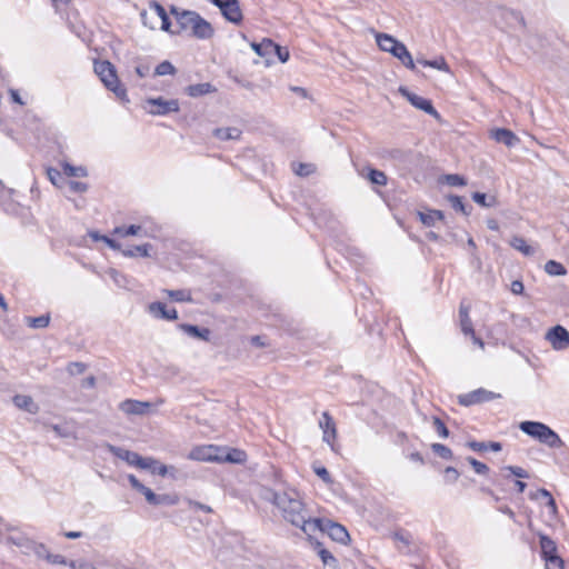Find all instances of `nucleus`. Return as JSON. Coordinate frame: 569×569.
Listing matches in <instances>:
<instances>
[{
  "mask_svg": "<svg viewBox=\"0 0 569 569\" xmlns=\"http://www.w3.org/2000/svg\"><path fill=\"white\" fill-rule=\"evenodd\" d=\"M272 502L283 519L300 528L309 539H312L317 530H321L322 519L311 517L297 491L272 492Z\"/></svg>",
  "mask_w": 569,
  "mask_h": 569,
  "instance_id": "nucleus-1",
  "label": "nucleus"
},
{
  "mask_svg": "<svg viewBox=\"0 0 569 569\" xmlns=\"http://www.w3.org/2000/svg\"><path fill=\"white\" fill-rule=\"evenodd\" d=\"M170 12L177 20V28L173 29L172 34L190 32V36L201 40L210 39L213 36L214 30L211 23L198 12L179 10L177 7H171Z\"/></svg>",
  "mask_w": 569,
  "mask_h": 569,
  "instance_id": "nucleus-2",
  "label": "nucleus"
},
{
  "mask_svg": "<svg viewBox=\"0 0 569 569\" xmlns=\"http://www.w3.org/2000/svg\"><path fill=\"white\" fill-rule=\"evenodd\" d=\"M376 42L382 51L391 53L395 58L400 60L406 68L416 70L411 53L408 51L407 47L395 37L387 33H377Z\"/></svg>",
  "mask_w": 569,
  "mask_h": 569,
  "instance_id": "nucleus-3",
  "label": "nucleus"
},
{
  "mask_svg": "<svg viewBox=\"0 0 569 569\" xmlns=\"http://www.w3.org/2000/svg\"><path fill=\"white\" fill-rule=\"evenodd\" d=\"M94 72L103 84L119 99L127 98V90L120 84L113 64L107 60L94 62Z\"/></svg>",
  "mask_w": 569,
  "mask_h": 569,
  "instance_id": "nucleus-4",
  "label": "nucleus"
},
{
  "mask_svg": "<svg viewBox=\"0 0 569 569\" xmlns=\"http://www.w3.org/2000/svg\"><path fill=\"white\" fill-rule=\"evenodd\" d=\"M128 480L131 487L143 495L147 502L151 506H174L179 502V497L176 493L157 495L150 488L141 483L133 475H129Z\"/></svg>",
  "mask_w": 569,
  "mask_h": 569,
  "instance_id": "nucleus-5",
  "label": "nucleus"
},
{
  "mask_svg": "<svg viewBox=\"0 0 569 569\" xmlns=\"http://www.w3.org/2000/svg\"><path fill=\"white\" fill-rule=\"evenodd\" d=\"M142 108L151 116H167L178 112L180 103L178 99H164L163 97L148 98L144 100Z\"/></svg>",
  "mask_w": 569,
  "mask_h": 569,
  "instance_id": "nucleus-6",
  "label": "nucleus"
},
{
  "mask_svg": "<svg viewBox=\"0 0 569 569\" xmlns=\"http://www.w3.org/2000/svg\"><path fill=\"white\" fill-rule=\"evenodd\" d=\"M108 450L116 456L117 458L126 461L128 465L140 468V469H147L151 468L153 465L157 463V459L151 457H141L137 452L116 447L112 445H108Z\"/></svg>",
  "mask_w": 569,
  "mask_h": 569,
  "instance_id": "nucleus-7",
  "label": "nucleus"
},
{
  "mask_svg": "<svg viewBox=\"0 0 569 569\" xmlns=\"http://www.w3.org/2000/svg\"><path fill=\"white\" fill-rule=\"evenodd\" d=\"M545 339L551 345L552 349L557 351L565 350L569 347V331L561 325L550 328L546 332Z\"/></svg>",
  "mask_w": 569,
  "mask_h": 569,
  "instance_id": "nucleus-8",
  "label": "nucleus"
},
{
  "mask_svg": "<svg viewBox=\"0 0 569 569\" xmlns=\"http://www.w3.org/2000/svg\"><path fill=\"white\" fill-rule=\"evenodd\" d=\"M499 397H500V395H496L492 391H489L483 388H479V389H476L468 393L459 395L458 402L461 406L469 407L472 405L487 402V401L493 400Z\"/></svg>",
  "mask_w": 569,
  "mask_h": 569,
  "instance_id": "nucleus-9",
  "label": "nucleus"
},
{
  "mask_svg": "<svg viewBox=\"0 0 569 569\" xmlns=\"http://www.w3.org/2000/svg\"><path fill=\"white\" fill-rule=\"evenodd\" d=\"M399 92L417 109L425 111L436 119L440 118L439 112L433 108L431 101L416 93L410 92L407 88L400 87Z\"/></svg>",
  "mask_w": 569,
  "mask_h": 569,
  "instance_id": "nucleus-10",
  "label": "nucleus"
},
{
  "mask_svg": "<svg viewBox=\"0 0 569 569\" xmlns=\"http://www.w3.org/2000/svg\"><path fill=\"white\" fill-rule=\"evenodd\" d=\"M220 452L221 449L219 447L208 445V446H199L193 448L188 458L190 460L196 461H210V462H219L220 461Z\"/></svg>",
  "mask_w": 569,
  "mask_h": 569,
  "instance_id": "nucleus-11",
  "label": "nucleus"
},
{
  "mask_svg": "<svg viewBox=\"0 0 569 569\" xmlns=\"http://www.w3.org/2000/svg\"><path fill=\"white\" fill-rule=\"evenodd\" d=\"M326 532L337 542H346L349 538V533L343 526L329 520H322L321 530H317L315 536L320 535L321 537H325Z\"/></svg>",
  "mask_w": 569,
  "mask_h": 569,
  "instance_id": "nucleus-12",
  "label": "nucleus"
},
{
  "mask_svg": "<svg viewBox=\"0 0 569 569\" xmlns=\"http://www.w3.org/2000/svg\"><path fill=\"white\" fill-rule=\"evenodd\" d=\"M226 20L239 24L242 21V11L238 0H221L217 6Z\"/></svg>",
  "mask_w": 569,
  "mask_h": 569,
  "instance_id": "nucleus-13",
  "label": "nucleus"
},
{
  "mask_svg": "<svg viewBox=\"0 0 569 569\" xmlns=\"http://www.w3.org/2000/svg\"><path fill=\"white\" fill-rule=\"evenodd\" d=\"M9 542H12L22 549L23 553L33 552L39 558H44L47 560V556L50 553L47 548L41 543H36L26 539L23 537L8 538Z\"/></svg>",
  "mask_w": 569,
  "mask_h": 569,
  "instance_id": "nucleus-14",
  "label": "nucleus"
},
{
  "mask_svg": "<svg viewBox=\"0 0 569 569\" xmlns=\"http://www.w3.org/2000/svg\"><path fill=\"white\" fill-rule=\"evenodd\" d=\"M319 427L322 430V439L333 449V442L337 437V429L332 417L327 412H322L319 420Z\"/></svg>",
  "mask_w": 569,
  "mask_h": 569,
  "instance_id": "nucleus-15",
  "label": "nucleus"
},
{
  "mask_svg": "<svg viewBox=\"0 0 569 569\" xmlns=\"http://www.w3.org/2000/svg\"><path fill=\"white\" fill-rule=\"evenodd\" d=\"M150 407V402L132 399H127L119 405L120 410L129 416H142L148 412Z\"/></svg>",
  "mask_w": 569,
  "mask_h": 569,
  "instance_id": "nucleus-16",
  "label": "nucleus"
},
{
  "mask_svg": "<svg viewBox=\"0 0 569 569\" xmlns=\"http://www.w3.org/2000/svg\"><path fill=\"white\" fill-rule=\"evenodd\" d=\"M16 193L13 189L6 188L2 181H0V207L10 214H17L20 207L12 200V196Z\"/></svg>",
  "mask_w": 569,
  "mask_h": 569,
  "instance_id": "nucleus-17",
  "label": "nucleus"
},
{
  "mask_svg": "<svg viewBox=\"0 0 569 569\" xmlns=\"http://www.w3.org/2000/svg\"><path fill=\"white\" fill-rule=\"evenodd\" d=\"M148 312L156 319L163 320H176L178 319V312L174 308L168 309L166 303L160 301L151 302L148 306Z\"/></svg>",
  "mask_w": 569,
  "mask_h": 569,
  "instance_id": "nucleus-18",
  "label": "nucleus"
},
{
  "mask_svg": "<svg viewBox=\"0 0 569 569\" xmlns=\"http://www.w3.org/2000/svg\"><path fill=\"white\" fill-rule=\"evenodd\" d=\"M313 545L315 550L320 557L322 563L328 566L330 569H338V561L332 553L323 547V542L318 540V537L313 535L312 539H309Z\"/></svg>",
  "mask_w": 569,
  "mask_h": 569,
  "instance_id": "nucleus-19",
  "label": "nucleus"
},
{
  "mask_svg": "<svg viewBox=\"0 0 569 569\" xmlns=\"http://www.w3.org/2000/svg\"><path fill=\"white\" fill-rule=\"evenodd\" d=\"M491 138L507 147H515L519 138L509 129L498 128L491 131Z\"/></svg>",
  "mask_w": 569,
  "mask_h": 569,
  "instance_id": "nucleus-20",
  "label": "nucleus"
},
{
  "mask_svg": "<svg viewBox=\"0 0 569 569\" xmlns=\"http://www.w3.org/2000/svg\"><path fill=\"white\" fill-rule=\"evenodd\" d=\"M540 443L548 446L549 448H560L563 446V442L559 435L553 431L549 426L545 425L541 438L538 440Z\"/></svg>",
  "mask_w": 569,
  "mask_h": 569,
  "instance_id": "nucleus-21",
  "label": "nucleus"
},
{
  "mask_svg": "<svg viewBox=\"0 0 569 569\" xmlns=\"http://www.w3.org/2000/svg\"><path fill=\"white\" fill-rule=\"evenodd\" d=\"M178 328L192 338H197L203 341H209L210 330L208 328H199L194 325L180 323Z\"/></svg>",
  "mask_w": 569,
  "mask_h": 569,
  "instance_id": "nucleus-22",
  "label": "nucleus"
},
{
  "mask_svg": "<svg viewBox=\"0 0 569 569\" xmlns=\"http://www.w3.org/2000/svg\"><path fill=\"white\" fill-rule=\"evenodd\" d=\"M546 423L539 421H530L526 420L520 422L519 429L526 433L527 436L539 440L541 438V432Z\"/></svg>",
  "mask_w": 569,
  "mask_h": 569,
  "instance_id": "nucleus-23",
  "label": "nucleus"
},
{
  "mask_svg": "<svg viewBox=\"0 0 569 569\" xmlns=\"http://www.w3.org/2000/svg\"><path fill=\"white\" fill-rule=\"evenodd\" d=\"M13 403L19 409L26 410L29 413H37L38 406L30 396L17 395L13 397Z\"/></svg>",
  "mask_w": 569,
  "mask_h": 569,
  "instance_id": "nucleus-24",
  "label": "nucleus"
},
{
  "mask_svg": "<svg viewBox=\"0 0 569 569\" xmlns=\"http://www.w3.org/2000/svg\"><path fill=\"white\" fill-rule=\"evenodd\" d=\"M214 91H216V88L209 82L190 84L186 88L187 94L192 98L201 97L207 93L214 92Z\"/></svg>",
  "mask_w": 569,
  "mask_h": 569,
  "instance_id": "nucleus-25",
  "label": "nucleus"
},
{
  "mask_svg": "<svg viewBox=\"0 0 569 569\" xmlns=\"http://www.w3.org/2000/svg\"><path fill=\"white\" fill-rule=\"evenodd\" d=\"M539 538H540L541 557L543 560L549 557L558 555L556 542L552 539H550L548 536H545V535H539Z\"/></svg>",
  "mask_w": 569,
  "mask_h": 569,
  "instance_id": "nucleus-26",
  "label": "nucleus"
},
{
  "mask_svg": "<svg viewBox=\"0 0 569 569\" xmlns=\"http://www.w3.org/2000/svg\"><path fill=\"white\" fill-rule=\"evenodd\" d=\"M213 136L222 141L237 140L241 136V130L238 128H217L213 130Z\"/></svg>",
  "mask_w": 569,
  "mask_h": 569,
  "instance_id": "nucleus-27",
  "label": "nucleus"
},
{
  "mask_svg": "<svg viewBox=\"0 0 569 569\" xmlns=\"http://www.w3.org/2000/svg\"><path fill=\"white\" fill-rule=\"evenodd\" d=\"M252 50L260 57H269L272 54L274 42L271 39H263L261 42H252Z\"/></svg>",
  "mask_w": 569,
  "mask_h": 569,
  "instance_id": "nucleus-28",
  "label": "nucleus"
},
{
  "mask_svg": "<svg viewBox=\"0 0 569 569\" xmlns=\"http://www.w3.org/2000/svg\"><path fill=\"white\" fill-rule=\"evenodd\" d=\"M460 328L463 335L472 333V321L469 317V307L461 305L459 308Z\"/></svg>",
  "mask_w": 569,
  "mask_h": 569,
  "instance_id": "nucleus-29",
  "label": "nucleus"
},
{
  "mask_svg": "<svg viewBox=\"0 0 569 569\" xmlns=\"http://www.w3.org/2000/svg\"><path fill=\"white\" fill-rule=\"evenodd\" d=\"M510 246L520 251L525 256H533L536 253V249L529 246L522 237L515 236L510 240Z\"/></svg>",
  "mask_w": 569,
  "mask_h": 569,
  "instance_id": "nucleus-30",
  "label": "nucleus"
},
{
  "mask_svg": "<svg viewBox=\"0 0 569 569\" xmlns=\"http://www.w3.org/2000/svg\"><path fill=\"white\" fill-rule=\"evenodd\" d=\"M420 221L427 226H435L436 221H440L445 218V214L440 210H429L428 212H418Z\"/></svg>",
  "mask_w": 569,
  "mask_h": 569,
  "instance_id": "nucleus-31",
  "label": "nucleus"
},
{
  "mask_svg": "<svg viewBox=\"0 0 569 569\" xmlns=\"http://www.w3.org/2000/svg\"><path fill=\"white\" fill-rule=\"evenodd\" d=\"M220 461L219 462H232V463H242L246 461V453L242 450L232 449L227 453L220 452Z\"/></svg>",
  "mask_w": 569,
  "mask_h": 569,
  "instance_id": "nucleus-32",
  "label": "nucleus"
},
{
  "mask_svg": "<svg viewBox=\"0 0 569 569\" xmlns=\"http://www.w3.org/2000/svg\"><path fill=\"white\" fill-rule=\"evenodd\" d=\"M150 249H151V244L144 243V244L136 246L131 249H122L121 253L127 258H134V257L147 258L150 256V253H149Z\"/></svg>",
  "mask_w": 569,
  "mask_h": 569,
  "instance_id": "nucleus-33",
  "label": "nucleus"
},
{
  "mask_svg": "<svg viewBox=\"0 0 569 569\" xmlns=\"http://www.w3.org/2000/svg\"><path fill=\"white\" fill-rule=\"evenodd\" d=\"M530 499H540L543 498L547 500V507L549 508L550 513L555 515L557 511V506L551 493L546 489H538L536 492H531L529 495Z\"/></svg>",
  "mask_w": 569,
  "mask_h": 569,
  "instance_id": "nucleus-34",
  "label": "nucleus"
},
{
  "mask_svg": "<svg viewBox=\"0 0 569 569\" xmlns=\"http://www.w3.org/2000/svg\"><path fill=\"white\" fill-rule=\"evenodd\" d=\"M26 323L32 329H43L50 323V315L46 313L39 317H26Z\"/></svg>",
  "mask_w": 569,
  "mask_h": 569,
  "instance_id": "nucleus-35",
  "label": "nucleus"
},
{
  "mask_svg": "<svg viewBox=\"0 0 569 569\" xmlns=\"http://www.w3.org/2000/svg\"><path fill=\"white\" fill-rule=\"evenodd\" d=\"M112 234L122 238L128 236H142V227L137 224H131L129 227H116Z\"/></svg>",
  "mask_w": 569,
  "mask_h": 569,
  "instance_id": "nucleus-36",
  "label": "nucleus"
},
{
  "mask_svg": "<svg viewBox=\"0 0 569 569\" xmlns=\"http://www.w3.org/2000/svg\"><path fill=\"white\" fill-rule=\"evenodd\" d=\"M106 273L114 282V284L118 286L119 288H127L128 287L129 279L127 278L126 274H123L119 270L110 268V269L107 270Z\"/></svg>",
  "mask_w": 569,
  "mask_h": 569,
  "instance_id": "nucleus-37",
  "label": "nucleus"
},
{
  "mask_svg": "<svg viewBox=\"0 0 569 569\" xmlns=\"http://www.w3.org/2000/svg\"><path fill=\"white\" fill-rule=\"evenodd\" d=\"M545 271L550 276H565L567 274V269L562 263L556 260H549L545 264Z\"/></svg>",
  "mask_w": 569,
  "mask_h": 569,
  "instance_id": "nucleus-38",
  "label": "nucleus"
},
{
  "mask_svg": "<svg viewBox=\"0 0 569 569\" xmlns=\"http://www.w3.org/2000/svg\"><path fill=\"white\" fill-rule=\"evenodd\" d=\"M418 63L422 64L423 67H430V68H433V69H437V70H441V71H446V72L449 71L448 63L441 57L437 58L435 60L421 59V60H418Z\"/></svg>",
  "mask_w": 569,
  "mask_h": 569,
  "instance_id": "nucleus-39",
  "label": "nucleus"
},
{
  "mask_svg": "<svg viewBox=\"0 0 569 569\" xmlns=\"http://www.w3.org/2000/svg\"><path fill=\"white\" fill-rule=\"evenodd\" d=\"M177 69L170 61H162L160 62L154 70V76L157 77H163V76H173L176 74Z\"/></svg>",
  "mask_w": 569,
  "mask_h": 569,
  "instance_id": "nucleus-40",
  "label": "nucleus"
},
{
  "mask_svg": "<svg viewBox=\"0 0 569 569\" xmlns=\"http://www.w3.org/2000/svg\"><path fill=\"white\" fill-rule=\"evenodd\" d=\"M367 178L369 181L377 186H386L387 184V176L385 172L377 169H369Z\"/></svg>",
  "mask_w": 569,
  "mask_h": 569,
  "instance_id": "nucleus-41",
  "label": "nucleus"
},
{
  "mask_svg": "<svg viewBox=\"0 0 569 569\" xmlns=\"http://www.w3.org/2000/svg\"><path fill=\"white\" fill-rule=\"evenodd\" d=\"M472 200L483 208H490L496 203L495 197H488L482 192H475L472 194Z\"/></svg>",
  "mask_w": 569,
  "mask_h": 569,
  "instance_id": "nucleus-42",
  "label": "nucleus"
},
{
  "mask_svg": "<svg viewBox=\"0 0 569 569\" xmlns=\"http://www.w3.org/2000/svg\"><path fill=\"white\" fill-rule=\"evenodd\" d=\"M431 449L437 456H439L442 459L449 460L453 456L451 449L442 443H433L431 446Z\"/></svg>",
  "mask_w": 569,
  "mask_h": 569,
  "instance_id": "nucleus-43",
  "label": "nucleus"
},
{
  "mask_svg": "<svg viewBox=\"0 0 569 569\" xmlns=\"http://www.w3.org/2000/svg\"><path fill=\"white\" fill-rule=\"evenodd\" d=\"M63 172L68 177H86L87 170L83 167H73L69 163L63 166Z\"/></svg>",
  "mask_w": 569,
  "mask_h": 569,
  "instance_id": "nucleus-44",
  "label": "nucleus"
},
{
  "mask_svg": "<svg viewBox=\"0 0 569 569\" xmlns=\"http://www.w3.org/2000/svg\"><path fill=\"white\" fill-rule=\"evenodd\" d=\"M169 298L174 301H190V295L186 290H164Z\"/></svg>",
  "mask_w": 569,
  "mask_h": 569,
  "instance_id": "nucleus-45",
  "label": "nucleus"
},
{
  "mask_svg": "<svg viewBox=\"0 0 569 569\" xmlns=\"http://www.w3.org/2000/svg\"><path fill=\"white\" fill-rule=\"evenodd\" d=\"M467 461L471 465V467L473 468L476 473H478V475H487L488 473L489 468L486 463L478 461L477 459H475L472 457H468Z\"/></svg>",
  "mask_w": 569,
  "mask_h": 569,
  "instance_id": "nucleus-46",
  "label": "nucleus"
},
{
  "mask_svg": "<svg viewBox=\"0 0 569 569\" xmlns=\"http://www.w3.org/2000/svg\"><path fill=\"white\" fill-rule=\"evenodd\" d=\"M448 200L451 204V207L456 210V211H460L465 214H467V210H466V206L462 201V198L459 197V196H456V194H451L448 197Z\"/></svg>",
  "mask_w": 569,
  "mask_h": 569,
  "instance_id": "nucleus-47",
  "label": "nucleus"
},
{
  "mask_svg": "<svg viewBox=\"0 0 569 569\" xmlns=\"http://www.w3.org/2000/svg\"><path fill=\"white\" fill-rule=\"evenodd\" d=\"M70 569H97L91 562L83 558L69 561Z\"/></svg>",
  "mask_w": 569,
  "mask_h": 569,
  "instance_id": "nucleus-48",
  "label": "nucleus"
},
{
  "mask_svg": "<svg viewBox=\"0 0 569 569\" xmlns=\"http://www.w3.org/2000/svg\"><path fill=\"white\" fill-rule=\"evenodd\" d=\"M546 569H563V560L558 556L545 559Z\"/></svg>",
  "mask_w": 569,
  "mask_h": 569,
  "instance_id": "nucleus-49",
  "label": "nucleus"
},
{
  "mask_svg": "<svg viewBox=\"0 0 569 569\" xmlns=\"http://www.w3.org/2000/svg\"><path fill=\"white\" fill-rule=\"evenodd\" d=\"M313 471L327 485H331L333 482L329 471L323 466H313Z\"/></svg>",
  "mask_w": 569,
  "mask_h": 569,
  "instance_id": "nucleus-50",
  "label": "nucleus"
},
{
  "mask_svg": "<svg viewBox=\"0 0 569 569\" xmlns=\"http://www.w3.org/2000/svg\"><path fill=\"white\" fill-rule=\"evenodd\" d=\"M432 423L441 438H447L449 436V430L440 418L433 417Z\"/></svg>",
  "mask_w": 569,
  "mask_h": 569,
  "instance_id": "nucleus-51",
  "label": "nucleus"
},
{
  "mask_svg": "<svg viewBox=\"0 0 569 569\" xmlns=\"http://www.w3.org/2000/svg\"><path fill=\"white\" fill-rule=\"evenodd\" d=\"M296 174L300 177H307L315 171V166L311 163H299L297 168L293 169Z\"/></svg>",
  "mask_w": 569,
  "mask_h": 569,
  "instance_id": "nucleus-52",
  "label": "nucleus"
},
{
  "mask_svg": "<svg viewBox=\"0 0 569 569\" xmlns=\"http://www.w3.org/2000/svg\"><path fill=\"white\" fill-rule=\"evenodd\" d=\"M272 53H276L278 59L282 63L287 62L289 60V57H290L288 49L284 48V47H281V46H279L277 43H274V48H272Z\"/></svg>",
  "mask_w": 569,
  "mask_h": 569,
  "instance_id": "nucleus-53",
  "label": "nucleus"
},
{
  "mask_svg": "<svg viewBox=\"0 0 569 569\" xmlns=\"http://www.w3.org/2000/svg\"><path fill=\"white\" fill-rule=\"evenodd\" d=\"M47 176H48V179L52 182V184L54 186H59V183L61 181H63V177L61 174V172L57 169H53V168H49L47 170Z\"/></svg>",
  "mask_w": 569,
  "mask_h": 569,
  "instance_id": "nucleus-54",
  "label": "nucleus"
},
{
  "mask_svg": "<svg viewBox=\"0 0 569 569\" xmlns=\"http://www.w3.org/2000/svg\"><path fill=\"white\" fill-rule=\"evenodd\" d=\"M188 506H189L190 510H194V511L201 510V511L207 512V513H211L212 512V508L210 506L201 503V502H198V501H194V500H191V499L188 500Z\"/></svg>",
  "mask_w": 569,
  "mask_h": 569,
  "instance_id": "nucleus-55",
  "label": "nucleus"
},
{
  "mask_svg": "<svg viewBox=\"0 0 569 569\" xmlns=\"http://www.w3.org/2000/svg\"><path fill=\"white\" fill-rule=\"evenodd\" d=\"M67 370L71 376L81 375L86 370V365L82 362H70Z\"/></svg>",
  "mask_w": 569,
  "mask_h": 569,
  "instance_id": "nucleus-56",
  "label": "nucleus"
},
{
  "mask_svg": "<svg viewBox=\"0 0 569 569\" xmlns=\"http://www.w3.org/2000/svg\"><path fill=\"white\" fill-rule=\"evenodd\" d=\"M446 181L452 187H461L466 184V180L459 174H447Z\"/></svg>",
  "mask_w": 569,
  "mask_h": 569,
  "instance_id": "nucleus-57",
  "label": "nucleus"
},
{
  "mask_svg": "<svg viewBox=\"0 0 569 569\" xmlns=\"http://www.w3.org/2000/svg\"><path fill=\"white\" fill-rule=\"evenodd\" d=\"M68 186L70 191L74 193H82L88 189L87 184L80 181H68Z\"/></svg>",
  "mask_w": 569,
  "mask_h": 569,
  "instance_id": "nucleus-58",
  "label": "nucleus"
},
{
  "mask_svg": "<svg viewBox=\"0 0 569 569\" xmlns=\"http://www.w3.org/2000/svg\"><path fill=\"white\" fill-rule=\"evenodd\" d=\"M147 469L150 470L153 475L157 473L161 477L167 476V473L169 471V468L166 465L160 463L158 460H157L156 465H153L151 468H147Z\"/></svg>",
  "mask_w": 569,
  "mask_h": 569,
  "instance_id": "nucleus-59",
  "label": "nucleus"
},
{
  "mask_svg": "<svg viewBox=\"0 0 569 569\" xmlns=\"http://www.w3.org/2000/svg\"><path fill=\"white\" fill-rule=\"evenodd\" d=\"M505 470L509 471L513 476L521 478V479L529 477L528 472L521 467L508 466V467H505Z\"/></svg>",
  "mask_w": 569,
  "mask_h": 569,
  "instance_id": "nucleus-60",
  "label": "nucleus"
},
{
  "mask_svg": "<svg viewBox=\"0 0 569 569\" xmlns=\"http://www.w3.org/2000/svg\"><path fill=\"white\" fill-rule=\"evenodd\" d=\"M47 561L52 563V565H67V566H69V561L62 555L49 553L47 556Z\"/></svg>",
  "mask_w": 569,
  "mask_h": 569,
  "instance_id": "nucleus-61",
  "label": "nucleus"
},
{
  "mask_svg": "<svg viewBox=\"0 0 569 569\" xmlns=\"http://www.w3.org/2000/svg\"><path fill=\"white\" fill-rule=\"evenodd\" d=\"M467 447L473 451H485L488 449V446L486 442H480V441H476V440L468 441Z\"/></svg>",
  "mask_w": 569,
  "mask_h": 569,
  "instance_id": "nucleus-62",
  "label": "nucleus"
},
{
  "mask_svg": "<svg viewBox=\"0 0 569 569\" xmlns=\"http://www.w3.org/2000/svg\"><path fill=\"white\" fill-rule=\"evenodd\" d=\"M510 290L513 295H522L525 286L521 280H513L510 284Z\"/></svg>",
  "mask_w": 569,
  "mask_h": 569,
  "instance_id": "nucleus-63",
  "label": "nucleus"
},
{
  "mask_svg": "<svg viewBox=\"0 0 569 569\" xmlns=\"http://www.w3.org/2000/svg\"><path fill=\"white\" fill-rule=\"evenodd\" d=\"M149 8L153 10L159 18L167 14L164 8L157 1L150 2Z\"/></svg>",
  "mask_w": 569,
  "mask_h": 569,
  "instance_id": "nucleus-64",
  "label": "nucleus"
}]
</instances>
